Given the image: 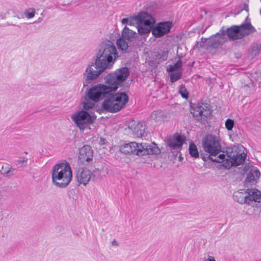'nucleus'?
I'll list each match as a JSON object with an SVG mask.
<instances>
[{
    "mask_svg": "<svg viewBox=\"0 0 261 261\" xmlns=\"http://www.w3.org/2000/svg\"><path fill=\"white\" fill-rule=\"evenodd\" d=\"M221 139L219 135L208 134L202 141L204 150L208 153V159L213 162L223 163V166L230 169L232 166L242 164L246 154L242 152V146L233 145L220 153L222 148Z\"/></svg>",
    "mask_w": 261,
    "mask_h": 261,
    "instance_id": "f257e3e1",
    "label": "nucleus"
},
{
    "mask_svg": "<svg viewBox=\"0 0 261 261\" xmlns=\"http://www.w3.org/2000/svg\"><path fill=\"white\" fill-rule=\"evenodd\" d=\"M128 75L129 71L127 67L121 68L110 73L105 79L108 85L98 84L92 86L86 93L87 97L97 102L107 98L109 94L116 91Z\"/></svg>",
    "mask_w": 261,
    "mask_h": 261,
    "instance_id": "f03ea898",
    "label": "nucleus"
},
{
    "mask_svg": "<svg viewBox=\"0 0 261 261\" xmlns=\"http://www.w3.org/2000/svg\"><path fill=\"white\" fill-rule=\"evenodd\" d=\"M51 177L55 186L60 188H66L72 178L69 164L67 162L56 164L51 170Z\"/></svg>",
    "mask_w": 261,
    "mask_h": 261,
    "instance_id": "7ed1b4c3",
    "label": "nucleus"
},
{
    "mask_svg": "<svg viewBox=\"0 0 261 261\" xmlns=\"http://www.w3.org/2000/svg\"><path fill=\"white\" fill-rule=\"evenodd\" d=\"M120 151L125 154H135L138 156L158 154L160 152V149L154 143L139 144L135 142L124 144L120 147Z\"/></svg>",
    "mask_w": 261,
    "mask_h": 261,
    "instance_id": "20e7f679",
    "label": "nucleus"
},
{
    "mask_svg": "<svg viewBox=\"0 0 261 261\" xmlns=\"http://www.w3.org/2000/svg\"><path fill=\"white\" fill-rule=\"evenodd\" d=\"M117 57L116 48L114 43L109 40L102 42L96 54V60L108 69L112 66Z\"/></svg>",
    "mask_w": 261,
    "mask_h": 261,
    "instance_id": "39448f33",
    "label": "nucleus"
},
{
    "mask_svg": "<svg viewBox=\"0 0 261 261\" xmlns=\"http://www.w3.org/2000/svg\"><path fill=\"white\" fill-rule=\"evenodd\" d=\"M134 22L137 24L138 33L141 35L148 34L151 27L155 23L154 19L146 12H140L137 16L129 20L127 18L122 19L121 22L123 24L133 25Z\"/></svg>",
    "mask_w": 261,
    "mask_h": 261,
    "instance_id": "423d86ee",
    "label": "nucleus"
},
{
    "mask_svg": "<svg viewBox=\"0 0 261 261\" xmlns=\"http://www.w3.org/2000/svg\"><path fill=\"white\" fill-rule=\"evenodd\" d=\"M128 97L124 92L115 94H109L102 105V108L107 112L115 113L121 110L128 102Z\"/></svg>",
    "mask_w": 261,
    "mask_h": 261,
    "instance_id": "0eeeda50",
    "label": "nucleus"
},
{
    "mask_svg": "<svg viewBox=\"0 0 261 261\" xmlns=\"http://www.w3.org/2000/svg\"><path fill=\"white\" fill-rule=\"evenodd\" d=\"M226 31V37L230 40H236L243 38L255 32V29L250 22H246L240 25H233L227 28Z\"/></svg>",
    "mask_w": 261,
    "mask_h": 261,
    "instance_id": "6e6552de",
    "label": "nucleus"
},
{
    "mask_svg": "<svg viewBox=\"0 0 261 261\" xmlns=\"http://www.w3.org/2000/svg\"><path fill=\"white\" fill-rule=\"evenodd\" d=\"M71 118L81 131L88 128L93 123V119L90 114L85 110L77 111L71 115Z\"/></svg>",
    "mask_w": 261,
    "mask_h": 261,
    "instance_id": "1a4fd4ad",
    "label": "nucleus"
},
{
    "mask_svg": "<svg viewBox=\"0 0 261 261\" xmlns=\"http://www.w3.org/2000/svg\"><path fill=\"white\" fill-rule=\"evenodd\" d=\"M108 69L101 63L95 60L94 63H91L86 69L84 74L86 81L95 80L102 72Z\"/></svg>",
    "mask_w": 261,
    "mask_h": 261,
    "instance_id": "9d476101",
    "label": "nucleus"
},
{
    "mask_svg": "<svg viewBox=\"0 0 261 261\" xmlns=\"http://www.w3.org/2000/svg\"><path fill=\"white\" fill-rule=\"evenodd\" d=\"M137 36V33L125 27L121 32L120 37L117 40V45L119 49L126 51L128 47V42Z\"/></svg>",
    "mask_w": 261,
    "mask_h": 261,
    "instance_id": "9b49d317",
    "label": "nucleus"
},
{
    "mask_svg": "<svg viewBox=\"0 0 261 261\" xmlns=\"http://www.w3.org/2000/svg\"><path fill=\"white\" fill-rule=\"evenodd\" d=\"M191 113L197 120L204 121L211 115V110L207 103H198L192 108Z\"/></svg>",
    "mask_w": 261,
    "mask_h": 261,
    "instance_id": "f8f14e48",
    "label": "nucleus"
},
{
    "mask_svg": "<svg viewBox=\"0 0 261 261\" xmlns=\"http://www.w3.org/2000/svg\"><path fill=\"white\" fill-rule=\"evenodd\" d=\"M227 41L226 31L222 28L218 33L209 39H205V42L210 47L216 48Z\"/></svg>",
    "mask_w": 261,
    "mask_h": 261,
    "instance_id": "ddd939ff",
    "label": "nucleus"
},
{
    "mask_svg": "<svg viewBox=\"0 0 261 261\" xmlns=\"http://www.w3.org/2000/svg\"><path fill=\"white\" fill-rule=\"evenodd\" d=\"M172 27V22L164 21L157 23L154 28L151 27L150 31L155 37L160 38L168 34Z\"/></svg>",
    "mask_w": 261,
    "mask_h": 261,
    "instance_id": "4468645a",
    "label": "nucleus"
},
{
    "mask_svg": "<svg viewBox=\"0 0 261 261\" xmlns=\"http://www.w3.org/2000/svg\"><path fill=\"white\" fill-rule=\"evenodd\" d=\"M92 178V173L88 169L80 168L75 171V178L80 185L86 186Z\"/></svg>",
    "mask_w": 261,
    "mask_h": 261,
    "instance_id": "2eb2a0df",
    "label": "nucleus"
},
{
    "mask_svg": "<svg viewBox=\"0 0 261 261\" xmlns=\"http://www.w3.org/2000/svg\"><path fill=\"white\" fill-rule=\"evenodd\" d=\"M134 135L138 138H141L146 135V125L143 122L132 121L128 125Z\"/></svg>",
    "mask_w": 261,
    "mask_h": 261,
    "instance_id": "dca6fc26",
    "label": "nucleus"
},
{
    "mask_svg": "<svg viewBox=\"0 0 261 261\" xmlns=\"http://www.w3.org/2000/svg\"><path fill=\"white\" fill-rule=\"evenodd\" d=\"M93 158V152L91 147L86 145L80 148L79 159L81 162L89 163Z\"/></svg>",
    "mask_w": 261,
    "mask_h": 261,
    "instance_id": "f3484780",
    "label": "nucleus"
},
{
    "mask_svg": "<svg viewBox=\"0 0 261 261\" xmlns=\"http://www.w3.org/2000/svg\"><path fill=\"white\" fill-rule=\"evenodd\" d=\"M184 141L185 139L181 136L175 134L167 140V143L172 149H179Z\"/></svg>",
    "mask_w": 261,
    "mask_h": 261,
    "instance_id": "a211bd4d",
    "label": "nucleus"
},
{
    "mask_svg": "<svg viewBox=\"0 0 261 261\" xmlns=\"http://www.w3.org/2000/svg\"><path fill=\"white\" fill-rule=\"evenodd\" d=\"M248 205H251L253 202H261V192L256 189H247Z\"/></svg>",
    "mask_w": 261,
    "mask_h": 261,
    "instance_id": "6ab92c4d",
    "label": "nucleus"
},
{
    "mask_svg": "<svg viewBox=\"0 0 261 261\" xmlns=\"http://www.w3.org/2000/svg\"><path fill=\"white\" fill-rule=\"evenodd\" d=\"M150 119L155 122L160 123L167 121L169 119V116L166 112L158 110L152 112Z\"/></svg>",
    "mask_w": 261,
    "mask_h": 261,
    "instance_id": "aec40b11",
    "label": "nucleus"
},
{
    "mask_svg": "<svg viewBox=\"0 0 261 261\" xmlns=\"http://www.w3.org/2000/svg\"><path fill=\"white\" fill-rule=\"evenodd\" d=\"M234 200L241 204L246 203L248 204L247 190H240L233 194Z\"/></svg>",
    "mask_w": 261,
    "mask_h": 261,
    "instance_id": "412c9836",
    "label": "nucleus"
},
{
    "mask_svg": "<svg viewBox=\"0 0 261 261\" xmlns=\"http://www.w3.org/2000/svg\"><path fill=\"white\" fill-rule=\"evenodd\" d=\"M260 172L256 168H253L250 170L249 172L247 174L246 179V183H249L251 185H254L257 179L260 176Z\"/></svg>",
    "mask_w": 261,
    "mask_h": 261,
    "instance_id": "4be33fe9",
    "label": "nucleus"
},
{
    "mask_svg": "<svg viewBox=\"0 0 261 261\" xmlns=\"http://www.w3.org/2000/svg\"><path fill=\"white\" fill-rule=\"evenodd\" d=\"M96 102H97V101H95L89 99L86 95L85 100L83 101L84 110L87 111V110L92 109L94 107Z\"/></svg>",
    "mask_w": 261,
    "mask_h": 261,
    "instance_id": "5701e85b",
    "label": "nucleus"
},
{
    "mask_svg": "<svg viewBox=\"0 0 261 261\" xmlns=\"http://www.w3.org/2000/svg\"><path fill=\"white\" fill-rule=\"evenodd\" d=\"M182 66V62L180 59H179L176 63L173 65H170L168 66L167 70L169 72L181 71L180 69Z\"/></svg>",
    "mask_w": 261,
    "mask_h": 261,
    "instance_id": "b1692460",
    "label": "nucleus"
},
{
    "mask_svg": "<svg viewBox=\"0 0 261 261\" xmlns=\"http://www.w3.org/2000/svg\"><path fill=\"white\" fill-rule=\"evenodd\" d=\"M189 153L191 156L197 158L199 157V152L196 146L193 143H191L189 145Z\"/></svg>",
    "mask_w": 261,
    "mask_h": 261,
    "instance_id": "393cba45",
    "label": "nucleus"
},
{
    "mask_svg": "<svg viewBox=\"0 0 261 261\" xmlns=\"http://www.w3.org/2000/svg\"><path fill=\"white\" fill-rule=\"evenodd\" d=\"M252 77L254 80L253 82H255V84H257L258 86L261 87V72H256Z\"/></svg>",
    "mask_w": 261,
    "mask_h": 261,
    "instance_id": "a878e982",
    "label": "nucleus"
},
{
    "mask_svg": "<svg viewBox=\"0 0 261 261\" xmlns=\"http://www.w3.org/2000/svg\"><path fill=\"white\" fill-rule=\"evenodd\" d=\"M182 75L181 71H177L170 75V81L173 83L179 80Z\"/></svg>",
    "mask_w": 261,
    "mask_h": 261,
    "instance_id": "bb28decb",
    "label": "nucleus"
},
{
    "mask_svg": "<svg viewBox=\"0 0 261 261\" xmlns=\"http://www.w3.org/2000/svg\"><path fill=\"white\" fill-rule=\"evenodd\" d=\"M168 52L166 50H162L158 55V57L159 59L162 61H165L168 58Z\"/></svg>",
    "mask_w": 261,
    "mask_h": 261,
    "instance_id": "cd10ccee",
    "label": "nucleus"
},
{
    "mask_svg": "<svg viewBox=\"0 0 261 261\" xmlns=\"http://www.w3.org/2000/svg\"><path fill=\"white\" fill-rule=\"evenodd\" d=\"M35 10L34 9L27 10L24 12V15L28 19L33 18L35 16Z\"/></svg>",
    "mask_w": 261,
    "mask_h": 261,
    "instance_id": "c85d7f7f",
    "label": "nucleus"
},
{
    "mask_svg": "<svg viewBox=\"0 0 261 261\" xmlns=\"http://www.w3.org/2000/svg\"><path fill=\"white\" fill-rule=\"evenodd\" d=\"M179 92L183 98H187L188 97V92H187L185 87L181 85L179 87Z\"/></svg>",
    "mask_w": 261,
    "mask_h": 261,
    "instance_id": "c756f323",
    "label": "nucleus"
},
{
    "mask_svg": "<svg viewBox=\"0 0 261 261\" xmlns=\"http://www.w3.org/2000/svg\"><path fill=\"white\" fill-rule=\"evenodd\" d=\"M261 45L253 46L251 50V54L252 56H255L259 54Z\"/></svg>",
    "mask_w": 261,
    "mask_h": 261,
    "instance_id": "7c9ffc66",
    "label": "nucleus"
},
{
    "mask_svg": "<svg viewBox=\"0 0 261 261\" xmlns=\"http://www.w3.org/2000/svg\"><path fill=\"white\" fill-rule=\"evenodd\" d=\"M233 125H234V121L233 120L230 119H228L226 120V121L225 122V126L228 130H231L233 127Z\"/></svg>",
    "mask_w": 261,
    "mask_h": 261,
    "instance_id": "2f4dec72",
    "label": "nucleus"
},
{
    "mask_svg": "<svg viewBox=\"0 0 261 261\" xmlns=\"http://www.w3.org/2000/svg\"><path fill=\"white\" fill-rule=\"evenodd\" d=\"M202 261H216L215 257L213 256L208 255L204 256L202 259Z\"/></svg>",
    "mask_w": 261,
    "mask_h": 261,
    "instance_id": "473e14b6",
    "label": "nucleus"
},
{
    "mask_svg": "<svg viewBox=\"0 0 261 261\" xmlns=\"http://www.w3.org/2000/svg\"><path fill=\"white\" fill-rule=\"evenodd\" d=\"M28 161V159L25 157L20 156L17 162L19 164L23 165L24 163H26Z\"/></svg>",
    "mask_w": 261,
    "mask_h": 261,
    "instance_id": "72a5a7b5",
    "label": "nucleus"
},
{
    "mask_svg": "<svg viewBox=\"0 0 261 261\" xmlns=\"http://www.w3.org/2000/svg\"><path fill=\"white\" fill-rule=\"evenodd\" d=\"M14 169L12 167H10L8 169H5L4 172L3 174L5 175H10L12 174L11 172L12 171H14Z\"/></svg>",
    "mask_w": 261,
    "mask_h": 261,
    "instance_id": "f704fd0d",
    "label": "nucleus"
},
{
    "mask_svg": "<svg viewBox=\"0 0 261 261\" xmlns=\"http://www.w3.org/2000/svg\"><path fill=\"white\" fill-rule=\"evenodd\" d=\"M106 142V140L105 139L100 138L99 140V144L100 145H103L105 144Z\"/></svg>",
    "mask_w": 261,
    "mask_h": 261,
    "instance_id": "c9c22d12",
    "label": "nucleus"
},
{
    "mask_svg": "<svg viewBox=\"0 0 261 261\" xmlns=\"http://www.w3.org/2000/svg\"><path fill=\"white\" fill-rule=\"evenodd\" d=\"M244 10H245V11H246L247 12H248L249 11V8H248V5L247 4H244Z\"/></svg>",
    "mask_w": 261,
    "mask_h": 261,
    "instance_id": "e433bc0d",
    "label": "nucleus"
},
{
    "mask_svg": "<svg viewBox=\"0 0 261 261\" xmlns=\"http://www.w3.org/2000/svg\"><path fill=\"white\" fill-rule=\"evenodd\" d=\"M0 17H1L2 19H4L5 18V16L3 15H1Z\"/></svg>",
    "mask_w": 261,
    "mask_h": 261,
    "instance_id": "4c0bfd02",
    "label": "nucleus"
},
{
    "mask_svg": "<svg viewBox=\"0 0 261 261\" xmlns=\"http://www.w3.org/2000/svg\"><path fill=\"white\" fill-rule=\"evenodd\" d=\"M94 172H97L99 173V170H98V169H95V170L94 171Z\"/></svg>",
    "mask_w": 261,
    "mask_h": 261,
    "instance_id": "58836bf2",
    "label": "nucleus"
},
{
    "mask_svg": "<svg viewBox=\"0 0 261 261\" xmlns=\"http://www.w3.org/2000/svg\"><path fill=\"white\" fill-rule=\"evenodd\" d=\"M24 153L25 154H28V152H27V151H25Z\"/></svg>",
    "mask_w": 261,
    "mask_h": 261,
    "instance_id": "ea45409f",
    "label": "nucleus"
},
{
    "mask_svg": "<svg viewBox=\"0 0 261 261\" xmlns=\"http://www.w3.org/2000/svg\"><path fill=\"white\" fill-rule=\"evenodd\" d=\"M116 241H113V243L116 244Z\"/></svg>",
    "mask_w": 261,
    "mask_h": 261,
    "instance_id": "a19ab883",
    "label": "nucleus"
},
{
    "mask_svg": "<svg viewBox=\"0 0 261 261\" xmlns=\"http://www.w3.org/2000/svg\"><path fill=\"white\" fill-rule=\"evenodd\" d=\"M116 241H113V243L116 244Z\"/></svg>",
    "mask_w": 261,
    "mask_h": 261,
    "instance_id": "79ce46f5",
    "label": "nucleus"
}]
</instances>
